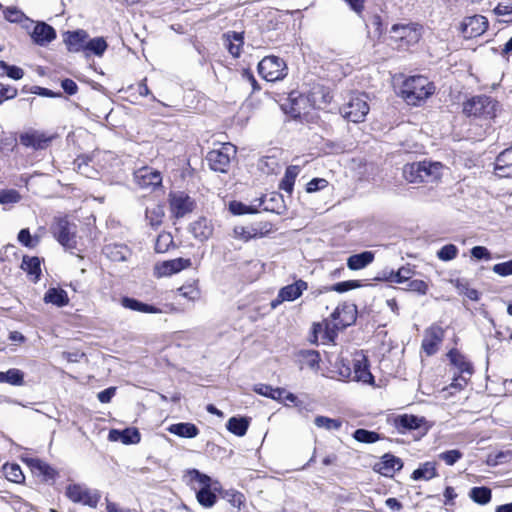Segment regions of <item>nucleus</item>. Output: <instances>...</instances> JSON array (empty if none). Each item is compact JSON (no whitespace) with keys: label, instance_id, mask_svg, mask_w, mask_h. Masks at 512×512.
Returning <instances> with one entry per match:
<instances>
[{"label":"nucleus","instance_id":"1","mask_svg":"<svg viewBox=\"0 0 512 512\" xmlns=\"http://www.w3.org/2000/svg\"><path fill=\"white\" fill-rule=\"evenodd\" d=\"M434 91L435 86L427 77L416 75L404 81L401 94L407 104L416 106L430 97Z\"/></svg>","mask_w":512,"mask_h":512},{"label":"nucleus","instance_id":"2","mask_svg":"<svg viewBox=\"0 0 512 512\" xmlns=\"http://www.w3.org/2000/svg\"><path fill=\"white\" fill-rule=\"evenodd\" d=\"M499 103L487 95H477L463 104V112L468 117L491 120L496 117Z\"/></svg>","mask_w":512,"mask_h":512},{"label":"nucleus","instance_id":"3","mask_svg":"<svg viewBox=\"0 0 512 512\" xmlns=\"http://www.w3.org/2000/svg\"><path fill=\"white\" fill-rule=\"evenodd\" d=\"M368 96L364 93L351 94L347 103L341 108L342 116L350 122H363L370 110Z\"/></svg>","mask_w":512,"mask_h":512},{"label":"nucleus","instance_id":"4","mask_svg":"<svg viewBox=\"0 0 512 512\" xmlns=\"http://www.w3.org/2000/svg\"><path fill=\"white\" fill-rule=\"evenodd\" d=\"M390 34V38L398 43L399 48H406L420 40L422 27L417 23H398L391 27Z\"/></svg>","mask_w":512,"mask_h":512},{"label":"nucleus","instance_id":"5","mask_svg":"<svg viewBox=\"0 0 512 512\" xmlns=\"http://www.w3.org/2000/svg\"><path fill=\"white\" fill-rule=\"evenodd\" d=\"M236 155V147L231 143H224L218 149L208 152L206 160L211 170L220 173H227L232 158Z\"/></svg>","mask_w":512,"mask_h":512},{"label":"nucleus","instance_id":"6","mask_svg":"<svg viewBox=\"0 0 512 512\" xmlns=\"http://www.w3.org/2000/svg\"><path fill=\"white\" fill-rule=\"evenodd\" d=\"M51 232L64 248L68 250L76 248V226L66 217L55 218L51 225Z\"/></svg>","mask_w":512,"mask_h":512},{"label":"nucleus","instance_id":"7","mask_svg":"<svg viewBox=\"0 0 512 512\" xmlns=\"http://www.w3.org/2000/svg\"><path fill=\"white\" fill-rule=\"evenodd\" d=\"M258 72L266 81L274 82L287 75V66L277 56H266L259 62Z\"/></svg>","mask_w":512,"mask_h":512},{"label":"nucleus","instance_id":"8","mask_svg":"<svg viewBox=\"0 0 512 512\" xmlns=\"http://www.w3.org/2000/svg\"><path fill=\"white\" fill-rule=\"evenodd\" d=\"M66 496L74 503H81L95 508L100 500V494L96 490H90L79 484H71L66 488Z\"/></svg>","mask_w":512,"mask_h":512},{"label":"nucleus","instance_id":"9","mask_svg":"<svg viewBox=\"0 0 512 512\" xmlns=\"http://www.w3.org/2000/svg\"><path fill=\"white\" fill-rule=\"evenodd\" d=\"M488 28V20L482 15L465 17L460 24V32L465 39L481 36Z\"/></svg>","mask_w":512,"mask_h":512},{"label":"nucleus","instance_id":"10","mask_svg":"<svg viewBox=\"0 0 512 512\" xmlns=\"http://www.w3.org/2000/svg\"><path fill=\"white\" fill-rule=\"evenodd\" d=\"M170 211L176 218L184 217L192 212L194 201L184 192H173L169 194Z\"/></svg>","mask_w":512,"mask_h":512},{"label":"nucleus","instance_id":"11","mask_svg":"<svg viewBox=\"0 0 512 512\" xmlns=\"http://www.w3.org/2000/svg\"><path fill=\"white\" fill-rule=\"evenodd\" d=\"M443 338V328L438 325H432L424 332V337L421 345L423 351L428 356L434 355L437 352L438 346L442 342Z\"/></svg>","mask_w":512,"mask_h":512},{"label":"nucleus","instance_id":"12","mask_svg":"<svg viewBox=\"0 0 512 512\" xmlns=\"http://www.w3.org/2000/svg\"><path fill=\"white\" fill-rule=\"evenodd\" d=\"M134 180L141 188H156L162 183L161 173L150 167H142L134 172Z\"/></svg>","mask_w":512,"mask_h":512},{"label":"nucleus","instance_id":"13","mask_svg":"<svg viewBox=\"0 0 512 512\" xmlns=\"http://www.w3.org/2000/svg\"><path fill=\"white\" fill-rule=\"evenodd\" d=\"M352 365V381L363 382L365 384L373 383L374 377L369 370L368 360L363 354H357L352 360Z\"/></svg>","mask_w":512,"mask_h":512},{"label":"nucleus","instance_id":"14","mask_svg":"<svg viewBox=\"0 0 512 512\" xmlns=\"http://www.w3.org/2000/svg\"><path fill=\"white\" fill-rule=\"evenodd\" d=\"M331 317L334 321L333 328L338 330L344 329L355 322L356 309L350 305L339 306L332 313Z\"/></svg>","mask_w":512,"mask_h":512},{"label":"nucleus","instance_id":"15","mask_svg":"<svg viewBox=\"0 0 512 512\" xmlns=\"http://www.w3.org/2000/svg\"><path fill=\"white\" fill-rule=\"evenodd\" d=\"M272 229L270 223L259 224L251 227L236 226L233 229L234 237L243 241H248L252 238L262 237L268 234Z\"/></svg>","mask_w":512,"mask_h":512},{"label":"nucleus","instance_id":"16","mask_svg":"<svg viewBox=\"0 0 512 512\" xmlns=\"http://www.w3.org/2000/svg\"><path fill=\"white\" fill-rule=\"evenodd\" d=\"M30 36L34 43L45 46L56 38V31L45 22H37L30 32Z\"/></svg>","mask_w":512,"mask_h":512},{"label":"nucleus","instance_id":"17","mask_svg":"<svg viewBox=\"0 0 512 512\" xmlns=\"http://www.w3.org/2000/svg\"><path fill=\"white\" fill-rule=\"evenodd\" d=\"M494 170L499 177L512 178V145L497 155Z\"/></svg>","mask_w":512,"mask_h":512},{"label":"nucleus","instance_id":"18","mask_svg":"<svg viewBox=\"0 0 512 512\" xmlns=\"http://www.w3.org/2000/svg\"><path fill=\"white\" fill-rule=\"evenodd\" d=\"M191 265L192 263L190 259L176 258L169 261H164L162 264L158 265L156 269L157 274L163 277L178 273L183 269L190 267Z\"/></svg>","mask_w":512,"mask_h":512},{"label":"nucleus","instance_id":"19","mask_svg":"<svg viewBox=\"0 0 512 512\" xmlns=\"http://www.w3.org/2000/svg\"><path fill=\"white\" fill-rule=\"evenodd\" d=\"M308 289V283L302 279L284 286L279 290V301H294Z\"/></svg>","mask_w":512,"mask_h":512},{"label":"nucleus","instance_id":"20","mask_svg":"<svg viewBox=\"0 0 512 512\" xmlns=\"http://www.w3.org/2000/svg\"><path fill=\"white\" fill-rule=\"evenodd\" d=\"M403 467V463L400 458L392 455L385 454L382 457V461L375 465L376 471L381 473L383 476L390 477L396 471H399Z\"/></svg>","mask_w":512,"mask_h":512},{"label":"nucleus","instance_id":"21","mask_svg":"<svg viewBox=\"0 0 512 512\" xmlns=\"http://www.w3.org/2000/svg\"><path fill=\"white\" fill-rule=\"evenodd\" d=\"M20 143L25 147H32L35 150L44 149L48 142L49 137L39 131L26 132L20 135Z\"/></svg>","mask_w":512,"mask_h":512},{"label":"nucleus","instance_id":"22","mask_svg":"<svg viewBox=\"0 0 512 512\" xmlns=\"http://www.w3.org/2000/svg\"><path fill=\"white\" fill-rule=\"evenodd\" d=\"M88 34L84 30L68 32L65 42L71 52L86 51Z\"/></svg>","mask_w":512,"mask_h":512},{"label":"nucleus","instance_id":"23","mask_svg":"<svg viewBox=\"0 0 512 512\" xmlns=\"http://www.w3.org/2000/svg\"><path fill=\"white\" fill-rule=\"evenodd\" d=\"M223 38L229 53L235 58L239 57L244 43L243 34L231 31L225 33Z\"/></svg>","mask_w":512,"mask_h":512},{"label":"nucleus","instance_id":"24","mask_svg":"<svg viewBox=\"0 0 512 512\" xmlns=\"http://www.w3.org/2000/svg\"><path fill=\"white\" fill-rule=\"evenodd\" d=\"M190 231L197 240L203 242L212 235L213 227L206 218H200L190 225Z\"/></svg>","mask_w":512,"mask_h":512},{"label":"nucleus","instance_id":"25","mask_svg":"<svg viewBox=\"0 0 512 512\" xmlns=\"http://www.w3.org/2000/svg\"><path fill=\"white\" fill-rule=\"evenodd\" d=\"M165 216L164 206L158 203H152L146 207L145 218L148 224L153 227H159Z\"/></svg>","mask_w":512,"mask_h":512},{"label":"nucleus","instance_id":"26","mask_svg":"<svg viewBox=\"0 0 512 512\" xmlns=\"http://www.w3.org/2000/svg\"><path fill=\"white\" fill-rule=\"evenodd\" d=\"M109 437L111 440H120L123 444H137L140 442V433L135 428H126L123 431L111 430Z\"/></svg>","mask_w":512,"mask_h":512},{"label":"nucleus","instance_id":"27","mask_svg":"<svg viewBox=\"0 0 512 512\" xmlns=\"http://www.w3.org/2000/svg\"><path fill=\"white\" fill-rule=\"evenodd\" d=\"M424 419L415 415L403 414L395 418V426L399 432L404 433L406 430L417 429L421 426Z\"/></svg>","mask_w":512,"mask_h":512},{"label":"nucleus","instance_id":"28","mask_svg":"<svg viewBox=\"0 0 512 512\" xmlns=\"http://www.w3.org/2000/svg\"><path fill=\"white\" fill-rule=\"evenodd\" d=\"M121 304L124 308L130 309L137 312L142 313H150V314H157L160 313L161 310L153 305H149L143 302H140L137 299L130 298V297H123L121 300Z\"/></svg>","mask_w":512,"mask_h":512},{"label":"nucleus","instance_id":"29","mask_svg":"<svg viewBox=\"0 0 512 512\" xmlns=\"http://www.w3.org/2000/svg\"><path fill=\"white\" fill-rule=\"evenodd\" d=\"M373 260L374 253L371 251H364L350 256L347 260V266L351 270H360L369 265Z\"/></svg>","mask_w":512,"mask_h":512},{"label":"nucleus","instance_id":"30","mask_svg":"<svg viewBox=\"0 0 512 512\" xmlns=\"http://www.w3.org/2000/svg\"><path fill=\"white\" fill-rule=\"evenodd\" d=\"M420 165L425 166L423 171H421L423 182H434L440 179L443 168L441 163L422 161Z\"/></svg>","mask_w":512,"mask_h":512},{"label":"nucleus","instance_id":"31","mask_svg":"<svg viewBox=\"0 0 512 512\" xmlns=\"http://www.w3.org/2000/svg\"><path fill=\"white\" fill-rule=\"evenodd\" d=\"M168 431L183 438H194L199 434V429L192 423H176L168 427Z\"/></svg>","mask_w":512,"mask_h":512},{"label":"nucleus","instance_id":"32","mask_svg":"<svg viewBox=\"0 0 512 512\" xmlns=\"http://www.w3.org/2000/svg\"><path fill=\"white\" fill-rule=\"evenodd\" d=\"M46 303H52L58 307H62L68 304V296L66 291L63 289L50 288L44 296Z\"/></svg>","mask_w":512,"mask_h":512},{"label":"nucleus","instance_id":"33","mask_svg":"<svg viewBox=\"0 0 512 512\" xmlns=\"http://www.w3.org/2000/svg\"><path fill=\"white\" fill-rule=\"evenodd\" d=\"M424 165H420V162L411 163L404 166L403 175L404 178L410 183H422V173Z\"/></svg>","mask_w":512,"mask_h":512},{"label":"nucleus","instance_id":"34","mask_svg":"<svg viewBox=\"0 0 512 512\" xmlns=\"http://www.w3.org/2000/svg\"><path fill=\"white\" fill-rule=\"evenodd\" d=\"M448 357L451 361V363L461 372V373H467L468 375H471L473 372V368L471 364L466 361L465 357L460 354L457 350H451L448 353Z\"/></svg>","mask_w":512,"mask_h":512},{"label":"nucleus","instance_id":"35","mask_svg":"<svg viewBox=\"0 0 512 512\" xmlns=\"http://www.w3.org/2000/svg\"><path fill=\"white\" fill-rule=\"evenodd\" d=\"M0 383L22 386L24 384V373L16 368L9 369L6 372H0Z\"/></svg>","mask_w":512,"mask_h":512},{"label":"nucleus","instance_id":"36","mask_svg":"<svg viewBox=\"0 0 512 512\" xmlns=\"http://www.w3.org/2000/svg\"><path fill=\"white\" fill-rule=\"evenodd\" d=\"M187 477L189 478V482L194 489H197L196 485H198L199 488L212 487L211 478L196 469L190 470L187 473Z\"/></svg>","mask_w":512,"mask_h":512},{"label":"nucleus","instance_id":"37","mask_svg":"<svg viewBox=\"0 0 512 512\" xmlns=\"http://www.w3.org/2000/svg\"><path fill=\"white\" fill-rule=\"evenodd\" d=\"M299 174L298 166H289L286 169L285 175L279 184V188L291 194L293 191V186L295 183V179Z\"/></svg>","mask_w":512,"mask_h":512},{"label":"nucleus","instance_id":"38","mask_svg":"<svg viewBox=\"0 0 512 512\" xmlns=\"http://www.w3.org/2000/svg\"><path fill=\"white\" fill-rule=\"evenodd\" d=\"M254 391L262 396L278 401H281L283 395L285 394V389L273 388L272 386L266 384L255 385Z\"/></svg>","mask_w":512,"mask_h":512},{"label":"nucleus","instance_id":"39","mask_svg":"<svg viewBox=\"0 0 512 512\" xmlns=\"http://www.w3.org/2000/svg\"><path fill=\"white\" fill-rule=\"evenodd\" d=\"M249 426V422L245 418H236L232 417L227 422V429L237 435V436H244L247 432Z\"/></svg>","mask_w":512,"mask_h":512},{"label":"nucleus","instance_id":"40","mask_svg":"<svg viewBox=\"0 0 512 512\" xmlns=\"http://www.w3.org/2000/svg\"><path fill=\"white\" fill-rule=\"evenodd\" d=\"M470 498L480 505H485L491 500V489L485 486L473 487L469 492Z\"/></svg>","mask_w":512,"mask_h":512},{"label":"nucleus","instance_id":"41","mask_svg":"<svg viewBox=\"0 0 512 512\" xmlns=\"http://www.w3.org/2000/svg\"><path fill=\"white\" fill-rule=\"evenodd\" d=\"M458 293L466 296L468 299L472 301H477L479 299V293L476 289L469 287V283L464 279H456L451 281Z\"/></svg>","mask_w":512,"mask_h":512},{"label":"nucleus","instance_id":"42","mask_svg":"<svg viewBox=\"0 0 512 512\" xmlns=\"http://www.w3.org/2000/svg\"><path fill=\"white\" fill-rule=\"evenodd\" d=\"M436 468L432 462H426L412 473L413 480H429L436 476Z\"/></svg>","mask_w":512,"mask_h":512},{"label":"nucleus","instance_id":"43","mask_svg":"<svg viewBox=\"0 0 512 512\" xmlns=\"http://www.w3.org/2000/svg\"><path fill=\"white\" fill-rule=\"evenodd\" d=\"M3 473L7 480L14 483H21L25 477L18 464H5L3 466Z\"/></svg>","mask_w":512,"mask_h":512},{"label":"nucleus","instance_id":"44","mask_svg":"<svg viewBox=\"0 0 512 512\" xmlns=\"http://www.w3.org/2000/svg\"><path fill=\"white\" fill-rule=\"evenodd\" d=\"M211 488H199L196 493L197 501L203 507L210 508L216 503L217 497Z\"/></svg>","mask_w":512,"mask_h":512},{"label":"nucleus","instance_id":"45","mask_svg":"<svg viewBox=\"0 0 512 512\" xmlns=\"http://www.w3.org/2000/svg\"><path fill=\"white\" fill-rule=\"evenodd\" d=\"M103 251L112 261L120 262L126 260L127 248L124 246L106 245Z\"/></svg>","mask_w":512,"mask_h":512},{"label":"nucleus","instance_id":"46","mask_svg":"<svg viewBox=\"0 0 512 512\" xmlns=\"http://www.w3.org/2000/svg\"><path fill=\"white\" fill-rule=\"evenodd\" d=\"M309 100L314 107L320 108L322 104L330 102L329 93H325L323 87L316 86L309 94Z\"/></svg>","mask_w":512,"mask_h":512},{"label":"nucleus","instance_id":"47","mask_svg":"<svg viewBox=\"0 0 512 512\" xmlns=\"http://www.w3.org/2000/svg\"><path fill=\"white\" fill-rule=\"evenodd\" d=\"M353 438L358 442L370 444L379 441L381 436L377 432L360 428L354 431Z\"/></svg>","mask_w":512,"mask_h":512},{"label":"nucleus","instance_id":"48","mask_svg":"<svg viewBox=\"0 0 512 512\" xmlns=\"http://www.w3.org/2000/svg\"><path fill=\"white\" fill-rule=\"evenodd\" d=\"M173 245V237L170 233H160L155 242V250L158 253H165Z\"/></svg>","mask_w":512,"mask_h":512},{"label":"nucleus","instance_id":"49","mask_svg":"<svg viewBox=\"0 0 512 512\" xmlns=\"http://www.w3.org/2000/svg\"><path fill=\"white\" fill-rule=\"evenodd\" d=\"M107 49V43L102 37H97L87 41L86 51H90L97 56H102Z\"/></svg>","mask_w":512,"mask_h":512},{"label":"nucleus","instance_id":"50","mask_svg":"<svg viewBox=\"0 0 512 512\" xmlns=\"http://www.w3.org/2000/svg\"><path fill=\"white\" fill-rule=\"evenodd\" d=\"M314 423L317 427L324 428L326 430H338L341 427V421L325 416H317Z\"/></svg>","mask_w":512,"mask_h":512},{"label":"nucleus","instance_id":"51","mask_svg":"<svg viewBox=\"0 0 512 512\" xmlns=\"http://www.w3.org/2000/svg\"><path fill=\"white\" fill-rule=\"evenodd\" d=\"M28 465L33 471L39 472L44 476L51 477L53 475V469L48 464L39 459H29Z\"/></svg>","mask_w":512,"mask_h":512},{"label":"nucleus","instance_id":"52","mask_svg":"<svg viewBox=\"0 0 512 512\" xmlns=\"http://www.w3.org/2000/svg\"><path fill=\"white\" fill-rule=\"evenodd\" d=\"M21 199L20 193L15 189H6L0 191V204H15Z\"/></svg>","mask_w":512,"mask_h":512},{"label":"nucleus","instance_id":"53","mask_svg":"<svg viewBox=\"0 0 512 512\" xmlns=\"http://www.w3.org/2000/svg\"><path fill=\"white\" fill-rule=\"evenodd\" d=\"M458 248L454 244L444 245L438 252L437 256L442 261H450L457 257Z\"/></svg>","mask_w":512,"mask_h":512},{"label":"nucleus","instance_id":"54","mask_svg":"<svg viewBox=\"0 0 512 512\" xmlns=\"http://www.w3.org/2000/svg\"><path fill=\"white\" fill-rule=\"evenodd\" d=\"M229 210L234 215L252 214L257 211L255 208H253L251 206H247V205L243 204L242 202H238V201L230 202Z\"/></svg>","mask_w":512,"mask_h":512},{"label":"nucleus","instance_id":"55","mask_svg":"<svg viewBox=\"0 0 512 512\" xmlns=\"http://www.w3.org/2000/svg\"><path fill=\"white\" fill-rule=\"evenodd\" d=\"M438 458L442 461H444L447 465L452 466L454 465L459 459L462 458V453L457 450H448L445 452H442L438 455Z\"/></svg>","mask_w":512,"mask_h":512},{"label":"nucleus","instance_id":"56","mask_svg":"<svg viewBox=\"0 0 512 512\" xmlns=\"http://www.w3.org/2000/svg\"><path fill=\"white\" fill-rule=\"evenodd\" d=\"M359 284L357 281H353V280H350V281H343V282H339L337 284H334L330 287H325V290L326 291H336L338 293H343V292H346V291H349L351 289H354L356 287H358Z\"/></svg>","mask_w":512,"mask_h":512},{"label":"nucleus","instance_id":"57","mask_svg":"<svg viewBox=\"0 0 512 512\" xmlns=\"http://www.w3.org/2000/svg\"><path fill=\"white\" fill-rule=\"evenodd\" d=\"M494 12L497 16L502 17L501 21L506 23L512 22V6L499 3L495 7Z\"/></svg>","mask_w":512,"mask_h":512},{"label":"nucleus","instance_id":"58","mask_svg":"<svg viewBox=\"0 0 512 512\" xmlns=\"http://www.w3.org/2000/svg\"><path fill=\"white\" fill-rule=\"evenodd\" d=\"M22 266L24 269L28 271V273L38 276L40 269V261L37 257L23 259Z\"/></svg>","mask_w":512,"mask_h":512},{"label":"nucleus","instance_id":"59","mask_svg":"<svg viewBox=\"0 0 512 512\" xmlns=\"http://www.w3.org/2000/svg\"><path fill=\"white\" fill-rule=\"evenodd\" d=\"M497 275L506 277L512 275V260L495 264L492 268Z\"/></svg>","mask_w":512,"mask_h":512},{"label":"nucleus","instance_id":"60","mask_svg":"<svg viewBox=\"0 0 512 512\" xmlns=\"http://www.w3.org/2000/svg\"><path fill=\"white\" fill-rule=\"evenodd\" d=\"M328 186V181L324 178H314L307 183L306 191L313 193L322 190Z\"/></svg>","mask_w":512,"mask_h":512},{"label":"nucleus","instance_id":"61","mask_svg":"<svg viewBox=\"0 0 512 512\" xmlns=\"http://www.w3.org/2000/svg\"><path fill=\"white\" fill-rule=\"evenodd\" d=\"M277 166V161L272 157H264L259 161V168L265 173L274 172Z\"/></svg>","mask_w":512,"mask_h":512},{"label":"nucleus","instance_id":"62","mask_svg":"<svg viewBox=\"0 0 512 512\" xmlns=\"http://www.w3.org/2000/svg\"><path fill=\"white\" fill-rule=\"evenodd\" d=\"M5 18L10 22H22L24 14L15 7H9L4 11Z\"/></svg>","mask_w":512,"mask_h":512},{"label":"nucleus","instance_id":"63","mask_svg":"<svg viewBox=\"0 0 512 512\" xmlns=\"http://www.w3.org/2000/svg\"><path fill=\"white\" fill-rule=\"evenodd\" d=\"M352 370H353L352 363L351 364L349 362L345 363V361L343 359L340 360V362L338 364V374L340 377L349 379V380H353V376H352L353 371Z\"/></svg>","mask_w":512,"mask_h":512},{"label":"nucleus","instance_id":"64","mask_svg":"<svg viewBox=\"0 0 512 512\" xmlns=\"http://www.w3.org/2000/svg\"><path fill=\"white\" fill-rule=\"evenodd\" d=\"M413 271L409 267H401L392 277V281L402 283L412 277Z\"/></svg>","mask_w":512,"mask_h":512}]
</instances>
